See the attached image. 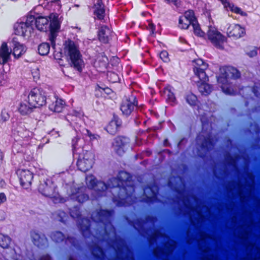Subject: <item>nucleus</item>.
Returning <instances> with one entry per match:
<instances>
[{
    "label": "nucleus",
    "instance_id": "45",
    "mask_svg": "<svg viewBox=\"0 0 260 260\" xmlns=\"http://www.w3.org/2000/svg\"><path fill=\"white\" fill-rule=\"evenodd\" d=\"M85 131L86 133L85 134V135L88 136L90 140L91 141L98 139L100 137V136L97 134H92V133L88 129H86Z\"/></svg>",
    "mask_w": 260,
    "mask_h": 260
},
{
    "label": "nucleus",
    "instance_id": "50",
    "mask_svg": "<svg viewBox=\"0 0 260 260\" xmlns=\"http://www.w3.org/2000/svg\"><path fill=\"white\" fill-rule=\"evenodd\" d=\"M7 200V197L4 192L0 193V205L5 202Z\"/></svg>",
    "mask_w": 260,
    "mask_h": 260
},
{
    "label": "nucleus",
    "instance_id": "20",
    "mask_svg": "<svg viewBox=\"0 0 260 260\" xmlns=\"http://www.w3.org/2000/svg\"><path fill=\"white\" fill-rule=\"evenodd\" d=\"M163 93L168 104L172 106H174L177 104L175 94V89L170 84L167 85L163 89Z\"/></svg>",
    "mask_w": 260,
    "mask_h": 260
},
{
    "label": "nucleus",
    "instance_id": "41",
    "mask_svg": "<svg viewBox=\"0 0 260 260\" xmlns=\"http://www.w3.org/2000/svg\"><path fill=\"white\" fill-rule=\"evenodd\" d=\"M58 36V32L50 31L49 34V40L50 42L51 46L53 49L56 47V40Z\"/></svg>",
    "mask_w": 260,
    "mask_h": 260
},
{
    "label": "nucleus",
    "instance_id": "27",
    "mask_svg": "<svg viewBox=\"0 0 260 260\" xmlns=\"http://www.w3.org/2000/svg\"><path fill=\"white\" fill-rule=\"evenodd\" d=\"M13 49L12 54L15 58H18L25 52L24 47L20 43L15 41L14 39L13 40Z\"/></svg>",
    "mask_w": 260,
    "mask_h": 260
},
{
    "label": "nucleus",
    "instance_id": "56",
    "mask_svg": "<svg viewBox=\"0 0 260 260\" xmlns=\"http://www.w3.org/2000/svg\"><path fill=\"white\" fill-rule=\"evenodd\" d=\"M4 158V154L3 152L0 150V164L2 163Z\"/></svg>",
    "mask_w": 260,
    "mask_h": 260
},
{
    "label": "nucleus",
    "instance_id": "60",
    "mask_svg": "<svg viewBox=\"0 0 260 260\" xmlns=\"http://www.w3.org/2000/svg\"><path fill=\"white\" fill-rule=\"evenodd\" d=\"M113 75H114V76H117V75L115 74L114 73H113Z\"/></svg>",
    "mask_w": 260,
    "mask_h": 260
},
{
    "label": "nucleus",
    "instance_id": "9",
    "mask_svg": "<svg viewBox=\"0 0 260 260\" xmlns=\"http://www.w3.org/2000/svg\"><path fill=\"white\" fill-rule=\"evenodd\" d=\"M208 64L203 59L198 58L192 61V71L194 75L198 78H207L206 70L208 68Z\"/></svg>",
    "mask_w": 260,
    "mask_h": 260
},
{
    "label": "nucleus",
    "instance_id": "43",
    "mask_svg": "<svg viewBox=\"0 0 260 260\" xmlns=\"http://www.w3.org/2000/svg\"><path fill=\"white\" fill-rule=\"evenodd\" d=\"M82 115V113L81 111H77L75 110H73L72 111H70L68 114V117H76V118H80Z\"/></svg>",
    "mask_w": 260,
    "mask_h": 260
},
{
    "label": "nucleus",
    "instance_id": "36",
    "mask_svg": "<svg viewBox=\"0 0 260 260\" xmlns=\"http://www.w3.org/2000/svg\"><path fill=\"white\" fill-rule=\"evenodd\" d=\"M104 254V250L101 246L98 245H96L94 246L92 251V254L95 259H101L102 258V255Z\"/></svg>",
    "mask_w": 260,
    "mask_h": 260
},
{
    "label": "nucleus",
    "instance_id": "35",
    "mask_svg": "<svg viewBox=\"0 0 260 260\" xmlns=\"http://www.w3.org/2000/svg\"><path fill=\"white\" fill-rule=\"evenodd\" d=\"M50 45L48 43H42L38 47V53L42 56L47 55L50 51Z\"/></svg>",
    "mask_w": 260,
    "mask_h": 260
},
{
    "label": "nucleus",
    "instance_id": "21",
    "mask_svg": "<svg viewBox=\"0 0 260 260\" xmlns=\"http://www.w3.org/2000/svg\"><path fill=\"white\" fill-rule=\"evenodd\" d=\"M214 145L213 139L210 137H205L202 141L200 147L202 152H200L199 155L202 157H204L206 154L212 150Z\"/></svg>",
    "mask_w": 260,
    "mask_h": 260
},
{
    "label": "nucleus",
    "instance_id": "18",
    "mask_svg": "<svg viewBox=\"0 0 260 260\" xmlns=\"http://www.w3.org/2000/svg\"><path fill=\"white\" fill-rule=\"evenodd\" d=\"M209 81V77L207 78H199V81L197 82L198 90L203 95H208L213 90V86L207 83Z\"/></svg>",
    "mask_w": 260,
    "mask_h": 260
},
{
    "label": "nucleus",
    "instance_id": "10",
    "mask_svg": "<svg viewBox=\"0 0 260 260\" xmlns=\"http://www.w3.org/2000/svg\"><path fill=\"white\" fill-rule=\"evenodd\" d=\"M113 31L108 25H100L96 32L99 41L103 44H108L112 39Z\"/></svg>",
    "mask_w": 260,
    "mask_h": 260
},
{
    "label": "nucleus",
    "instance_id": "40",
    "mask_svg": "<svg viewBox=\"0 0 260 260\" xmlns=\"http://www.w3.org/2000/svg\"><path fill=\"white\" fill-rule=\"evenodd\" d=\"M80 140V138L75 137L72 140V147L73 155L79 154L80 152H78V150L80 148L78 146V143Z\"/></svg>",
    "mask_w": 260,
    "mask_h": 260
},
{
    "label": "nucleus",
    "instance_id": "47",
    "mask_svg": "<svg viewBox=\"0 0 260 260\" xmlns=\"http://www.w3.org/2000/svg\"><path fill=\"white\" fill-rule=\"evenodd\" d=\"M168 4L172 3L176 8H179L180 7L181 4V2L180 0H165Z\"/></svg>",
    "mask_w": 260,
    "mask_h": 260
},
{
    "label": "nucleus",
    "instance_id": "25",
    "mask_svg": "<svg viewBox=\"0 0 260 260\" xmlns=\"http://www.w3.org/2000/svg\"><path fill=\"white\" fill-rule=\"evenodd\" d=\"M52 14L49 18L44 16H38L36 20V27L41 31H46L48 28L49 19L52 18Z\"/></svg>",
    "mask_w": 260,
    "mask_h": 260
},
{
    "label": "nucleus",
    "instance_id": "37",
    "mask_svg": "<svg viewBox=\"0 0 260 260\" xmlns=\"http://www.w3.org/2000/svg\"><path fill=\"white\" fill-rule=\"evenodd\" d=\"M11 239L4 234H0V247L3 248H7L9 247L11 243Z\"/></svg>",
    "mask_w": 260,
    "mask_h": 260
},
{
    "label": "nucleus",
    "instance_id": "13",
    "mask_svg": "<svg viewBox=\"0 0 260 260\" xmlns=\"http://www.w3.org/2000/svg\"><path fill=\"white\" fill-rule=\"evenodd\" d=\"M86 187L81 186L75 188L71 195V198L79 203H83L89 200V196L86 192Z\"/></svg>",
    "mask_w": 260,
    "mask_h": 260
},
{
    "label": "nucleus",
    "instance_id": "15",
    "mask_svg": "<svg viewBox=\"0 0 260 260\" xmlns=\"http://www.w3.org/2000/svg\"><path fill=\"white\" fill-rule=\"evenodd\" d=\"M89 186L95 191L98 197H102L107 188V185L104 181H98L95 178L90 180Z\"/></svg>",
    "mask_w": 260,
    "mask_h": 260
},
{
    "label": "nucleus",
    "instance_id": "51",
    "mask_svg": "<svg viewBox=\"0 0 260 260\" xmlns=\"http://www.w3.org/2000/svg\"><path fill=\"white\" fill-rule=\"evenodd\" d=\"M144 223V221L142 218H138L135 222V224H137L139 227L141 228Z\"/></svg>",
    "mask_w": 260,
    "mask_h": 260
},
{
    "label": "nucleus",
    "instance_id": "59",
    "mask_svg": "<svg viewBox=\"0 0 260 260\" xmlns=\"http://www.w3.org/2000/svg\"><path fill=\"white\" fill-rule=\"evenodd\" d=\"M89 229V226H86V228H85L86 230H88Z\"/></svg>",
    "mask_w": 260,
    "mask_h": 260
},
{
    "label": "nucleus",
    "instance_id": "4",
    "mask_svg": "<svg viewBox=\"0 0 260 260\" xmlns=\"http://www.w3.org/2000/svg\"><path fill=\"white\" fill-rule=\"evenodd\" d=\"M46 100V93L41 87H35L32 88L27 95L28 103L36 108L45 105Z\"/></svg>",
    "mask_w": 260,
    "mask_h": 260
},
{
    "label": "nucleus",
    "instance_id": "33",
    "mask_svg": "<svg viewBox=\"0 0 260 260\" xmlns=\"http://www.w3.org/2000/svg\"><path fill=\"white\" fill-rule=\"evenodd\" d=\"M185 100L186 102L192 107L198 106L199 101L197 96L192 92L188 93L186 95Z\"/></svg>",
    "mask_w": 260,
    "mask_h": 260
},
{
    "label": "nucleus",
    "instance_id": "24",
    "mask_svg": "<svg viewBox=\"0 0 260 260\" xmlns=\"http://www.w3.org/2000/svg\"><path fill=\"white\" fill-rule=\"evenodd\" d=\"M14 31L16 35L25 37L27 32L30 34L31 30L28 29L24 22H17L14 25Z\"/></svg>",
    "mask_w": 260,
    "mask_h": 260
},
{
    "label": "nucleus",
    "instance_id": "26",
    "mask_svg": "<svg viewBox=\"0 0 260 260\" xmlns=\"http://www.w3.org/2000/svg\"><path fill=\"white\" fill-rule=\"evenodd\" d=\"M38 190L44 196L50 198H52L54 191L53 187L49 186L46 182L41 184L38 187Z\"/></svg>",
    "mask_w": 260,
    "mask_h": 260
},
{
    "label": "nucleus",
    "instance_id": "22",
    "mask_svg": "<svg viewBox=\"0 0 260 260\" xmlns=\"http://www.w3.org/2000/svg\"><path fill=\"white\" fill-rule=\"evenodd\" d=\"M94 9L93 14L96 16L94 19L104 20L106 15V10L103 1L97 0L96 4L94 5Z\"/></svg>",
    "mask_w": 260,
    "mask_h": 260
},
{
    "label": "nucleus",
    "instance_id": "58",
    "mask_svg": "<svg viewBox=\"0 0 260 260\" xmlns=\"http://www.w3.org/2000/svg\"><path fill=\"white\" fill-rule=\"evenodd\" d=\"M60 221L62 222H64V221L63 220V218H61L60 219Z\"/></svg>",
    "mask_w": 260,
    "mask_h": 260
},
{
    "label": "nucleus",
    "instance_id": "29",
    "mask_svg": "<svg viewBox=\"0 0 260 260\" xmlns=\"http://www.w3.org/2000/svg\"><path fill=\"white\" fill-rule=\"evenodd\" d=\"M112 90L108 87H103L97 84L95 87V95L98 97H105L111 94Z\"/></svg>",
    "mask_w": 260,
    "mask_h": 260
},
{
    "label": "nucleus",
    "instance_id": "2",
    "mask_svg": "<svg viewBox=\"0 0 260 260\" xmlns=\"http://www.w3.org/2000/svg\"><path fill=\"white\" fill-rule=\"evenodd\" d=\"M63 51L68 59L70 60L71 67L81 73L84 67V61L82 54L75 42L70 39L66 40L63 43Z\"/></svg>",
    "mask_w": 260,
    "mask_h": 260
},
{
    "label": "nucleus",
    "instance_id": "12",
    "mask_svg": "<svg viewBox=\"0 0 260 260\" xmlns=\"http://www.w3.org/2000/svg\"><path fill=\"white\" fill-rule=\"evenodd\" d=\"M17 174L21 186L25 189L28 188L31 186L34 174L27 169H19L17 171Z\"/></svg>",
    "mask_w": 260,
    "mask_h": 260
},
{
    "label": "nucleus",
    "instance_id": "49",
    "mask_svg": "<svg viewBox=\"0 0 260 260\" xmlns=\"http://www.w3.org/2000/svg\"><path fill=\"white\" fill-rule=\"evenodd\" d=\"M247 54L250 57H253L257 54V47H255L253 49L247 53Z\"/></svg>",
    "mask_w": 260,
    "mask_h": 260
},
{
    "label": "nucleus",
    "instance_id": "23",
    "mask_svg": "<svg viewBox=\"0 0 260 260\" xmlns=\"http://www.w3.org/2000/svg\"><path fill=\"white\" fill-rule=\"evenodd\" d=\"M11 59V52L9 50L7 44L2 43L0 47V64L4 65Z\"/></svg>",
    "mask_w": 260,
    "mask_h": 260
},
{
    "label": "nucleus",
    "instance_id": "19",
    "mask_svg": "<svg viewBox=\"0 0 260 260\" xmlns=\"http://www.w3.org/2000/svg\"><path fill=\"white\" fill-rule=\"evenodd\" d=\"M245 29L239 24L230 26L228 28L227 34L229 37L238 39L245 36Z\"/></svg>",
    "mask_w": 260,
    "mask_h": 260
},
{
    "label": "nucleus",
    "instance_id": "42",
    "mask_svg": "<svg viewBox=\"0 0 260 260\" xmlns=\"http://www.w3.org/2000/svg\"><path fill=\"white\" fill-rule=\"evenodd\" d=\"M157 201V193L153 192V195L148 196H146L144 198V202L148 204L154 203Z\"/></svg>",
    "mask_w": 260,
    "mask_h": 260
},
{
    "label": "nucleus",
    "instance_id": "16",
    "mask_svg": "<svg viewBox=\"0 0 260 260\" xmlns=\"http://www.w3.org/2000/svg\"><path fill=\"white\" fill-rule=\"evenodd\" d=\"M128 143V139L124 136H118L115 138L113 142L116 153L122 155L125 152V147Z\"/></svg>",
    "mask_w": 260,
    "mask_h": 260
},
{
    "label": "nucleus",
    "instance_id": "53",
    "mask_svg": "<svg viewBox=\"0 0 260 260\" xmlns=\"http://www.w3.org/2000/svg\"><path fill=\"white\" fill-rule=\"evenodd\" d=\"M51 256L49 254H45L41 256L39 260H51Z\"/></svg>",
    "mask_w": 260,
    "mask_h": 260
},
{
    "label": "nucleus",
    "instance_id": "17",
    "mask_svg": "<svg viewBox=\"0 0 260 260\" xmlns=\"http://www.w3.org/2000/svg\"><path fill=\"white\" fill-rule=\"evenodd\" d=\"M122 125V121L118 115L113 114L112 119L105 127L106 131L110 135H115Z\"/></svg>",
    "mask_w": 260,
    "mask_h": 260
},
{
    "label": "nucleus",
    "instance_id": "46",
    "mask_svg": "<svg viewBox=\"0 0 260 260\" xmlns=\"http://www.w3.org/2000/svg\"><path fill=\"white\" fill-rule=\"evenodd\" d=\"M62 101H61L59 102V105H58V101H56L55 102L54 107V111L56 112H60L61 111L62 108H63V104L62 103Z\"/></svg>",
    "mask_w": 260,
    "mask_h": 260
},
{
    "label": "nucleus",
    "instance_id": "30",
    "mask_svg": "<svg viewBox=\"0 0 260 260\" xmlns=\"http://www.w3.org/2000/svg\"><path fill=\"white\" fill-rule=\"evenodd\" d=\"M52 20L49 24L50 31L58 32L60 24L58 19V15L57 14H53L52 17Z\"/></svg>",
    "mask_w": 260,
    "mask_h": 260
},
{
    "label": "nucleus",
    "instance_id": "39",
    "mask_svg": "<svg viewBox=\"0 0 260 260\" xmlns=\"http://www.w3.org/2000/svg\"><path fill=\"white\" fill-rule=\"evenodd\" d=\"M69 213L71 216L74 219L80 218L81 217L80 208L77 206H74L70 209Z\"/></svg>",
    "mask_w": 260,
    "mask_h": 260
},
{
    "label": "nucleus",
    "instance_id": "61",
    "mask_svg": "<svg viewBox=\"0 0 260 260\" xmlns=\"http://www.w3.org/2000/svg\"><path fill=\"white\" fill-rule=\"evenodd\" d=\"M104 66H106V63H104Z\"/></svg>",
    "mask_w": 260,
    "mask_h": 260
},
{
    "label": "nucleus",
    "instance_id": "34",
    "mask_svg": "<svg viewBox=\"0 0 260 260\" xmlns=\"http://www.w3.org/2000/svg\"><path fill=\"white\" fill-rule=\"evenodd\" d=\"M225 9L227 11H230L232 12L235 13L236 14H239L241 16H245L246 15V13L243 11L241 9L236 6H235L233 3H230L228 4V6Z\"/></svg>",
    "mask_w": 260,
    "mask_h": 260
},
{
    "label": "nucleus",
    "instance_id": "7",
    "mask_svg": "<svg viewBox=\"0 0 260 260\" xmlns=\"http://www.w3.org/2000/svg\"><path fill=\"white\" fill-rule=\"evenodd\" d=\"M93 156L91 152L85 151L83 153V157L78 159L77 166L79 170L83 172H86L89 171L93 164Z\"/></svg>",
    "mask_w": 260,
    "mask_h": 260
},
{
    "label": "nucleus",
    "instance_id": "11",
    "mask_svg": "<svg viewBox=\"0 0 260 260\" xmlns=\"http://www.w3.org/2000/svg\"><path fill=\"white\" fill-rule=\"evenodd\" d=\"M195 14L192 10L186 11L183 15L179 16L178 27L181 29H187L191 25L196 18Z\"/></svg>",
    "mask_w": 260,
    "mask_h": 260
},
{
    "label": "nucleus",
    "instance_id": "5",
    "mask_svg": "<svg viewBox=\"0 0 260 260\" xmlns=\"http://www.w3.org/2000/svg\"><path fill=\"white\" fill-rule=\"evenodd\" d=\"M138 106V100L137 95L134 92H131L125 96L120 104V109L123 115L127 117L133 112L137 111Z\"/></svg>",
    "mask_w": 260,
    "mask_h": 260
},
{
    "label": "nucleus",
    "instance_id": "44",
    "mask_svg": "<svg viewBox=\"0 0 260 260\" xmlns=\"http://www.w3.org/2000/svg\"><path fill=\"white\" fill-rule=\"evenodd\" d=\"M160 58L165 62H168L170 60L169 53L166 50H162L159 53Z\"/></svg>",
    "mask_w": 260,
    "mask_h": 260
},
{
    "label": "nucleus",
    "instance_id": "6",
    "mask_svg": "<svg viewBox=\"0 0 260 260\" xmlns=\"http://www.w3.org/2000/svg\"><path fill=\"white\" fill-rule=\"evenodd\" d=\"M208 40L216 48L223 49L226 38L215 27L210 26L207 32Z\"/></svg>",
    "mask_w": 260,
    "mask_h": 260
},
{
    "label": "nucleus",
    "instance_id": "32",
    "mask_svg": "<svg viewBox=\"0 0 260 260\" xmlns=\"http://www.w3.org/2000/svg\"><path fill=\"white\" fill-rule=\"evenodd\" d=\"M191 26L193 28V33L196 36L200 37H204L205 36V34L201 29L196 17L195 18L194 21H193Z\"/></svg>",
    "mask_w": 260,
    "mask_h": 260
},
{
    "label": "nucleus",
    "instance_id": "55",
    "mask_svg": "<svg viewBox=\"0 0 260 260\" xmlns=\"http://www.w3.org/2000/svg\"><path fill=\"white\" fill-rule=\"evenodd\" d=\"M144 107V105L143 104L139 105L138 104V106L137 108V110L141 111L143 109Z\"/></svg>",
    "mask_w": 260,
    "mask_h": 260
},
{
    "label": "nucleus",
    "instance_id": "1",
    "mask_svg": "<svg viewBox=\"0 0 260 260\" xmlns=\"http://www.w3.org/2000/svg\"><path fill=\"white\" fill-rule=\"evenodd\" d=\"M220 73L217 80L220 84L222 91L226 94L233 95L235 91L233 89L230 79L237 80L241 78L240 72L236 68L231 66H225L220 69Z\"/></svg>",
    "mask_w": 260,
    "mask_h": 260
},
{
    "label": "nucleus",
    "instance_id": "28",
    "mask_svg": "<svg viewBox=\"0 0 260 260\" xmlns=\"http://www.w3.org/2000/svg\"><path fill=\"white\" fill-rule=\"evenodd\" d=\"M35 107L31 106L28 103V105L24 102H21L19 104L18 110L21 115H27L31 113Z\"/></svg>",
    "mask_w": 260,
    "mask_h": 260
},
{
    "label": "nucleus",
    "instance_id": "14",
    "mask_svg": "<svg viewBox=\"0 0 260 260\" xmlns=\"http://www.w3.org/2000/svg\"><path fill=\"white\" fill-rule=\"evenodd\" d=\"M30 237L33 244L38 248H43L48 245V240L44 234L36 230L30 232Z\"/></svg>",
    "mask_w": 260,
    "mask_h": 260
},
{
    "label": "nucleus",
    "instance_id": "31",
    "mask_svg": "<svg viewBox=\"0 0 260 260\" xmlns=\"http://www.w3.org/2000/svg\"><path fill=\"white\" fill-rule=\"evenodd\" d=\"M112 211L108 209H102L97 213L99 222H104L107 221L111 216Z\"/></svg>",
    "mask_w": 260,
    "mask_h": 260
},
{
    "label": "nucleus",
    "instance_id": "54",
    "mask_svg": "<svg viewBox=\"0 0 260 260\" xmlns=\"http://www.w3.org/2000/svg\"><path fill=\"white\" fill-rule=\"evenodd\" d=\"M221 2V3L223 6V7L225 9L228 6V4H229L230 2H229L228 0H218Z\"/></svg>",
    "mask_w": 260,
    "mask_h": 260
},
{
    "label": "nucleus",
    "instance_id": "8",
    "mask_svg": "<svg viewBox=\"0 0 260 260\" xmlns=\"http://www.w3.org/2000/svg\"><path fill=\"white\" fill-rule=\"evenodd\" d=\"M50 237L55 243L64 242L65 245L72 247H76L77 245V241L75 238L71 236L66 237L65 235L60 231L52 232Z\"/></svg>",
    "mask_w": 260,
    "mask_h": 260
},
{
    "label": "nucleus",
    "instance_id": "38",
    "mask_svg": "<svg viewBox=\"0 0 260 260\" xmlns=\"http://www.w3.org/2000/svg\"><path fill=\"white\" fill-rule=\"evenodd\" d=\"M37 18V17L32 15H28L27 16L26 21L24 23L28 26V29L31 31L33 30L34 24H36Z\"/></svg>",
    "mask_w": 260,
    "mask_h": 260
},
{
    "label": "nucleus",
    "instance_id": "3",
    "mask_svg": "<svg viewBox=\"0 0 260 260\" xmlns=\"http://www.w3.org/2000/svg\"><path fill=\"white\" fill-rule=\"evenodd\" d=\"M116 186L118 188L117 192L118 199L115 201L118 207L125 206L126 199L130 197L134 190V185L128 178L123 179L121 177L117 179Z\"/></svg>",
    "mask_w": 260,
    "mask_h": 260
},
{
    "label": "nucleus",
    "instance_id": "52",
    "mask_svg": "<svg viewBox=\"0 0 260 260\" xmlns=\"http://www.w3.org/2000/svg\"><path fill=\"white\" fill-rule=\"evenodd\" d=\"M258 87L256 86H254L253 87V89H252V91L254 94V95L256 97H258L259 95H260V93H259L258 91Z\"/></svg>",
    "mask_w": 260,
    "mask_h": 260
},
{
    "label": "nucleus",
    "instance_id": "57",
    "mask_svg": "<svg viewBox=\"0 0 260 260\" xmlns=\"http://www.w3.org/2000/svg\"><path fill=\"white\" fill-rule=\"evenodd\" d=\"M230 160H231V161H234V160H234V158H233L232 156H231V157H230Z\"/></svg>",
    "mask_w": 260,
    "mask_h": 260
},
{
    "label": "nucleus",
    "instance_id": "48",
    "mask_svg": "<svg viewBox=\"0 0 260 260\" xmlns=\"http://www.w3.org/2000/svg\"><path fill=\"white\" fill-rule=\"evenodd\" d=\"M147 28L149 30L150 34H154L155 31V25L151 21L149 22Z\"/></svg>",
    "mask_w": 260,
    "mask_h": 260
}]
</instances>
